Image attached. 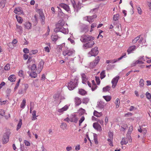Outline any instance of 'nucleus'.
Returning <instances> with one entry per match:
<instances>
[{
    "mask_svg": "<svg viewBox=\"0 0 151 151\" xmlns=\"http://www.w3.org/2000/svg\"><path fill=\"white\" fill-rule=\"evenodd\" d=\"M79 93L81 95H84L86 93V92L83 89H81L79 90Z\"/></svg>",
    "mask_w": 151,
    "mask_h": 151,
    "instance_id": "nucleus-40",
    "label": "nucleus"
},
{
    "mask_svg": "<svg viewBox=\"0 0 151 151\" xmlns=\"http://www.w3.org/2000/svg\"><path fill=\"white\" fill-rule=\"evenodd\" d=\"M8 80L11 82H14L16 80L15 77L14 75H11L8 78Z\"/></svg>",
    "mask_w": 151,
    "mask_h": 151,
    "instance_id": "nucleus-34",
    "label": "nucleus"
},
{
    "mask_svg": "<svg viewBox=\"0 0 151 151\" xmlns=\"http://www.w3.org/2000/svg\"><path fill=\"white\" fill-rule=\"evenodd\" d=\"M126 54L125 53H124V55L121 56L120 57L116 59H114L113 60H108L106 61V63H114L117 61L120 60H121L124 57V56H126Z\"/></svg>",
    "mask_w": 151,
    "mask_h": 151,
    "instance_id": "nucleus-6",
    "label": "nucleus"
},
{
    "mask_svg": "<svg viewBox=\"0 0 151 151\" xmlns=\"http://www.w3.org/2000/svg\"><path fill=\"white\" fill-rule=\"evenodd\" d=\"M81 4L78 2L77 4H76L75 7L74 8L75 11L78 12L81 8Z\"/></svg>",
    "mask_w": 151,
    "mask_h": 151,
    "instance_id": "nucleus-21",
    "label": "nucleus"
},
{
    "mask_svg": "<svg viewBox=\"0 0 151 151\" xmlns=\"http://www.w3.org/2000/svg\"><path fill=\"white\" fill-rule=\"evenodd\" d=\"M129 141L128 138L127 137L126 138H123L121 142V144L122 145H126Z\"/></svg>",
    "mask_w": 151,
    "mask_h": 151,
    "instance_id": "nucleus-25",
    "label": "nucleus"
},
{
    "mask_svg": "<svg viewBox=\"0 0 151 151\" xmlns=\"http://www.w3.org/2000/svg\"><path fill=\"white\" fill-rule=\"evenodd\" d=\"M108 136L109 138L111 139H113V133L112 132H109L108 133Z\"/></svg>",
    "mask_w": 151,
    "mask_h": 151,
    "instance_id": "nucleus-62",
    "label": "nucleus"
},
{
    "mask_svg": "<svg viewBox=\"0 0 151 151\" xmlns=\"http://www.w3.org/2000/svg\"><path fill=\"white\" fill-rule=\"evenodd\" d=\"M93 114L94 116L97 117H100L103 116V114L101 112H99L96 110L94 111Z\"/></svg>",
    "mask_w": 151,
    "mask_h": 151,
    "instance_id": "nucleus-23",
    "label": "nucleus"
},
{
    "mask_svg": "<svg viewBox=\"0 0 151 151\" xmlns=\"http://www.w3.org/2000/svg\"><path fill=\"white\" fill-rule=\"evenodd\" d=\"M93 139L96 145L98 144V142L97 140V136L96 135H94Z\"/></svg>",
    "mask_w": 151,
    "mask_h": 151,
    "instance_id": "nucleus-52",
    "label": "nucleus"
},
{
    "mask_svg": "<svg viewBox=\"0 0 151 151\" xmlns=\"http://www.w3.org/2000/svg\"><path fill=\"white\" fill-rule=\"evenodd\" d=\"M68 108V105H66L62 108L58 109V111L59 112H63V111L67 110Z\"/></svg>",
    "mask_w": 151,
    "mask_h": 151,
    "instance_id": "nucleus-28",
    "label": "nucleus"
},
{
    "mask_svg": "<svg viewBox=\"0 0 151 151\" xmlns=\"http://www.w3.org/2000/svg\"><path fill=\"white\" fill-rule=\"evenodd\" d=\"M60 32L64 34L68 33V29H65L63 27H61Z\"/></svg>",
    "mask_w": 151,
    "mask_h": 151,
    "instance_id": "nucleus-33",
    "label": "nucleus"
},
{
    "mask_svg": "<svg viewBox=\"0 0 151 151\" xmlns=\"http://www.w3.org/2000/svg\"><path fill=\"white\" fill-rule=\"evenodd\" d=\"M125 127H122V126H121V128L120 129L121 131H124L127 128L128 126L127 124H125Z\"/></svg>",
    "mask_w": 151,
    "mask_h": 151,
    "instance_id": "nucleus-60",
    "label": "nucleus"
},
{
    "mask_svg": "<svg viewBox=\"0 0 151 151\" xmlns=\"http://www.w3.org/2000/svg\"><path fill=\"white\" fill-rule=\"evenodd\" d=\"M5 6V2L4 1H1L0 2V7L2 8L4 7Z\"/></svg>",
    "mask_w": 151,
    "mask_h": 151,
    "instance_id": "nucleus-61",
    "label": "nucleus"
},
{
    "mask_svg": "<svg viewBox=\"0 0 151 151\" xmlns=\"http://www.w3.org/2000/svg\"><path fill=\"white\" fill-rule=\"evenodd\" d=\"M5 111L4 110L2 109L0 110V115L2 116H4L6 119H7L10 117V114H9L8 115V116H6L5 115Z\"/></svg>",
    "mask_w": 151,
    "mask_h": 151,
    "instance_id": "nucleus-18",
    "label": "nucleus"
},
{
    "mask_svg": "<svg viewBox=\"0 0 151 151\" xmlns=\"http://www.w3.org/2000/svg\"><path fill=\"white\" fill-rule=\"evenodd\" d=\"M139 85L140 87H143L144 85V80L142 79H140L139 81Z\"/></svg>",
    "mask_w": 151,
    "mask_h": 151,
    "instance_id": "nucleus-45",
    "label": "nucleus"
},
{
    "mask_svg": "<svg viewBox=\"0 0 151 151\" xmlns=\"http://www.w3.org/2000/svg\"><path fill=\"white\" fill-rule=\"evenodd\" d=\"M96 64L95 63V62L93 61V62L90 63V64L89 65V67L91 68H93L96 65Z\"/></svg>",
    "mask_w": 151,
    "mask_h": 151,
    "instance_id": "nucleus-50",
    "label": "nucleus"
},
{
    "mask_svg": "<svg viewBox=\"0 0 151 151\" xmlns=\"http://www.w3.org/2000/svg\"><path fill=\"white\" fill-rule=\"evenodd\" d=\"M120 101L118 98L116 99L115 102V104L116 105V107L117 108L119 107V105Z\"/></svg>",
    "mask_w": 151,
    "mask_h": 151,
    "instance_id": "nucleus-44",
    "label": "nucleus"
},
{
    "mask_svg": "<svg viewBox=\"0 0 151 151\" xmlns=\"http://www.w3.org/2000/svg\"><path fill=\"white\" fill-rule=\"evenodd\" d=\"M119 18V15L118 14L114 15L113 17V19L114 21L118 20Z\"/></svg>",
    "mask_w": 151,
    "mask_h": 151,
    "instance_id": "nucleus-47",
    "label": "nucleus"
},
{
    "mask_svg": "<svg viewBox=\"0 0 151 151\" xmlns=\"http://www.w3.org/2000/svg\"><path fill=\"white\" fill-rule=\"evenodd\" d=\"M93 128L97 131L100 132L102 130V128L101 125L98 123H94L93 124Z\"/></svg>",
    "mask_w": 151,
    "mask_h": 151,
    "instance_id": "nucleus-13",
    "label": "nucleus"
},
{
    "mask_svg": "<svg viewBox=\"0 0 151 151\" xmlns=\"http://www.w3.org/2000/svg\"><path fill=\"white\" fill-rule=\"evenodd\" d=\"M143 62H142V60H140L139 59V60H137L135 61L134 62H133L132 64H131V66H134L136 65L137 64H143Z\"/></svg>",
    "mask_w": 151,
    "mask_h": 151,
    "instance_id": "nucleus-24",
    "label": "nucleus"
},
{
    "mask_svg": "<svg viewBox=\"0 0 151 151\" xmlns=\"http://www.w3.org/2000/svg\"><path fill=\"white\" fill-rule=\"evenodd\" d=\"M106 104L103 101H101L97 102V107L100 109H103Z\"/></svg>",
    "mask_w": 151,
    "mask_h": 151,
    "instance_id": "nucleus-15",
    "label": "nucleus"
},
{
    "mask_svg": "<svg viewBox=\"0 0 151 151\" xmlns=\"http://www.w3.org/2000/svg\"><path fill=\"white\" fill-rule=\"evenodd\" d=\"M26 104V100L25 99H24L23 100L22 102L21 103L20 107L21 108H23L25 106V105Z\"/></svg>",
    "mask_w": 151,
    "mask_h": 151,
    "instance_id": "nucleus-43",
    "label": "nucleus"
},
{
    "mask_svg": "<svg viewBox=\"0 0 151 151\" xmlns=\"http://www.w3.org/2000/svg\"><path fill=\"white\" fill-rule=\"evenodd\" d=\"M138 131L142 133L144 135H145L147 132V129L145 128L142 129L141 128H140L138 129Z\"/></svg>",
    "mask_w": 151,
    "mask_h": 151,
    "instance_id": "nucleus-29",
    "label": "nucleus"
},
{
    "mask_svg": "<svg viewBox=\"0 0 151 151\" xmlns=\"http://www.w3.org/2000/svg\"><path fill=\"white\" fill-rule=\"evenodd\" d=\"M96 15H94L92 16H87V18L88 21L90 23L93 21L94 18H96Z\"/></svg>",
    "mask_w": 151,
    "mask_h": 151,
    "instance_id": "nucleus-20",
    "label": "nucleus"
},
{
    "mask_svg": "<svg viewBox=\"0 0 151 151\" xmlns=\"http://www.w3.org/2000/svg\"><path fill=\"white\" fill-rule=\"evenodd\" d=\"M66 126V124L65 123H61V125L60 126V127L63 129H64L65 128Z\"/></svg>",
    "mask_w": 151,
    "mask_h": 151,
    "instance_id": "nucleus-64",
    "label": "nucleus"
},
{
    "mask_svg": "<svg viewBox=\"0 0 151 151\" xmlns=\"http://www.w3.org/2000/svg\"><path fill=\"white\" fill-rule=\"evenodd\" d=\"M133 129V127L132 126H131L129 127V130L128 131V132L127 134V137L128 138L129 140V141L130 142H131L132 141V140L130 135Z\"/></svg>",
    "mask_w": 151,
    "mask_h": 151,
    "instance_id": "nucleus-10",
    "label": "nucleus"
},
{
    "mask_svg": "<svg viewBox=\"0 0 151 151\" xmlns=\"http://www.w3.org/2000/svg\"><path fill=\"white\" fill-rule=\"evenodd\" d=\"M10 66L9 64H7L4 67V70H8L10 69Z\"/></svg>",
    "mask_w": 151,
    "mask_h": 151,
    "instance_id": "nucleus-51",
    "label": "nucleus"
},
{
    "mask_svg": "<svg viewBox=\"0 0 151 151\" xmlns=\"http://www.w3.org/2000/svg\"><path fill=\"white\" fill-rule=\"evenodd\" d=\"M147 98L149 99H151V94L148 92H147L146 93Z\"/></svg>",
    "mask_w": 151,
    "mask_h": 151,
    "instance_id": "nucleus-59",
    "label": "nucleus"
},
{
    "mask_svg": "<svg viewBox=\"0 0 151 151\" xmlns=\"http://www.w3.org/2000/svg\"><path fill=\"white\" fill-rule=\"evenodd\" d=\"M100 59V58L99 56H97L93 62H95V63L96 64V65H97L99 63Z\"/></svg>",
    "mask_w": 151,
    "mask_h": 151,
    "instance_id": "nucleus-55",
    "label": "nucleus"
},
{
    "mask_svg": "<svg viewBox=\"0 0 151 151\" xmlns=\"http://www.w3.org/2000/svg\"><path fill=\"white\" fill-rule=\"evenodd\" d=\"M99 53L98 48L97 47L92 48L91 50L88 53V56L91 57L92 56H95Z\"/></svg>",
    "mask_w": 151,
    "mask_h": 151,
    "instance_id": "nucleus-4",
    "label": "nucleus"
},
{
    "mask_svg": "<svg viewBox=\"0 0 151 151\" xmlns=\"http://www.w3.org/2000/svg\"><path fill=\"white\" fill-rule=\"evenodd\" d=\"M95 42L92 41L88 42L83 44V47L84 49L91 48L95 44Z\"/></svg>",
    "mask_w": 151,
    "mask_h": 151,
    "instance_id": "nucleus-5",
    "label": "nucleus"
},
{
    "mask_svg": "<svg viewBox=\"0 0 151 151\" xmlns=\"http://www.w3.org/2000/svg\"><path fill=\"white\" fill-rule=\"evenodd\" d=\"M85 119V118L84 116H82L81 117L79 121V125L80 126L81 125V124L82 122L84 121Z\"/></svg>",
    "mask_w": 151,
    "mask_h": 151,
    "instance_id": "nucleus-53",
    "label": "nucleus"
},
{
    "mask_svg": "<svg viewBox=\"0 0 151 151\" xmlns=\"http://www.w3.org/2000/svg\"><path fill=\"white\" fill-rule=\"evenodd\" d=\"M119 79V76H116L112 80L111 83L112 84V87L113 88H114L115 87Z\"/></svg>",
    "mask_w": 151,
    "mask_h": 151,
    "instance_id": "nucleus-8",
    "label": "nucleus"
},
{
    "mask_svg": "<svg viewBox=\"0 0 151 151\" xmlns=\"http://www.w3.org/2000/svg\"><path fill=\"white\" fill-rule=\"evenodd\" d=\"M89 29L88 26L85 25L81 28V33H86L88 31Z\"/></svg>",
    "mask_w": 151,
    "mask_h": 151,
    "instance_id": "nucleus-16",
    "label": "nucleus"
},
{
    "mask_svg": "<svg viewBox=\"0 0 151 151\" xmlns=\"http://www.w3.org/2000/svg\"><path fill=\"white\" fill-rule=\"evenodd\" d=\"M9 135L7 133H5L2 139V141L4 143H6L9 141Z\"/></svg>",
    "mask_w": 151,
    "mask_h": 151,
    "instance_id": "nucleus-12",
    "label": "nucleus"
},
{
    "mask_svg": "<svg viewBox=\"0 0 151 151\" xmlns=\"http://www.w3.org/2000/svg\"><path fill=\"white\" fill-rule=\"evenodd\" d=\"M44 64V62L42 61H41L40 62L37 67V73H40L42 70L43 67V65Z\"/></svg>",
    "mask_w": 151,
    "mask_h": 151,
    "instance_id": "nucleus-11",
    "label": "nucleus"
},
{
    "mask_svg": "<svg viewBox=\"0 0 151 151\" xmlns=\"http://www.w3.org/2000/svg\"><path fill=\"white\" fill-rule=\"evenodd\" d=\"M139 39V36H137L133 40L132 42L133 43H135Z\"/></svg>",
    "mask_w": 151,
    "mask_h": 151,
    "instance_id": "nucleus-56",
    "label": "nucleus"
},
{
    "mask_svg": "<svg viewBox=\"0 0 151 151\" xmlns=\"http://www.w3.org/2000/svg\"><path fill=\"white\" fill-rule=\"evenodd\" d=\"M105 71L104 70L102 71L100 73V78L101 79H102L105 77Z\"/></svg>",
    "mask_w": 151,
    "mask_h": 151,
    "instance_id": "nucleus-41",
    "label": "nucleus"
},
{
    "mask_svg": "<svg viewBox=\"0 0 151 151\" xmlns=\"http://www.w3.org/2000/svg\"><path fill=\"white\" fill-rule=\"evenodd\" d=\"M99 123L101 124V125H104V122L102 119H98L97 120H96Z\"/></svg>",
    "mask_w": 151,
    "mask_h": 151,
    "instance_id": "nucleus-63",
    "label": "nucleus"
},
{
    "mask_svg": "<svg viewBox=\"0 0 151 151\" xmlns=\"http://www.w3.org/2000/svg\"><path fill=\"white\" fill-rule=\"evenodd\" d=\"M78 79L75 76L71 78V79L68 83V87L70 90H73L75 88L77 85Z\"/></svg>",
    "mask_w": 151,
    "mask_h": 151,
    "instance_id": "nucleus-1",
    "label": "nucleus"
},
{
    "mask_svg": "<svg viewBox=\"0 0 151 151\" xmlns=\"http://www.w3.org/2000/svg\"><path fill=\"white\" fill-rule=\"evenodd\" d=\"M27 73L29 74V76L32 78H35L37 76V73L34 71H32V72L30 73L29 71L27 72Z\"/></svg>",
    "mask_w": 151,
    "mask_h": 151,
    "instance_id": "nucleus-27",
    "label": "nucleus"
},
{
    "mask_svg": "<svg viewBox=\"0 0 151 151\" xmlns=\"http://www.w3.org/2000/svg\"><path fill=\"white\" fill-rule=\"evenodd\" d=\"M16 17L18 22L19 23H22L23 21L22 18L18 15H16Z\"/></svg>",
    "mask_w": 151,
    "mask_h": 151,
    "instance_id": "nucleus-36",
    "label": "nucleus"
},
{
    "mask_svg": "<svg viewBox=\"0 0 151 151\" xmlns=\"http://www.w3.org/2000/svg\"><path fill=\"white\" fill-rule=\"evenodd\" d=\"M75 104L77 106H78L81 103V99L78 97H76L75 98Z\"/></svg>",
    "mask_w": 151,
    "mask_h": 151,
    "instance_id": "nucleus-30",
    "label": "nucleus"
},
{
    "mask_svg": "<svg viewBox=\"0 0 151 151\" xmlns=\"http://www.w3.org/2000/svg\"><path fill=\"white\" fill-rule=\"evenodd\" d=\"M75 50L73 49H69L65 47L63 54L64 56H70L73 55L75 54Z\"/></svg>",
    "mask_w": 151,
    "mask_h": 151,
    "instance_id": "nucleus-3",
    "label": "nucleus"
},
{
    "mask_svg": "<svg viewBox=\"0 0 151 151\" xmlns=\"http://www.w3.org/2000/svg\"><path fill=\"white\" fill-rule=\"evenodd\" d=\"M24 26L25 28L28 29H30L31 28L32 24L29 22H27L24 24Z\"/></svg>",
    "mask_w": 151,
    "mask_h": 151,
    "instance_id": "nucleus-19",
    "label": "nucleus"
},
{
    "mask_svg": "<svg viewBox=\"0 0 151 151\" xmlns=\"http://www.w3.org/2000/svg\"><path fill=\"white\" fill-rule=\"evenodd\" d=\"M110 87L109 86H107L104 87L103 88V91L106 92L110 90Z\"/></svg>",
    "mask_w": 151,
    "mask_h": 151,
    "instance_id": "nucleus-46",
    "label": "nucleus"
},
{
    "mask_svg": "<svg viewBox=\"0 0 151 151\" xmlns=\"http://www.w3.org/2000/svg\"><path fill=\"white\" fill-rule=\"evenodd\" d=\"M58 27H56L54 29V31L55 32H60V28L61 27H60L58 26Z\"/></svg>",
    "mask_w": 151,
    "mask_h": 151,
    "instance_id": "nucleus-57",
    "label": "nucleus"
},
{
    "mask_svg": "<svg viewBox=\"0 0 151 151\" xmlns=\"http://www.w3.org/2000/svg\"><path fill=\"white\" fill-rule=\"evenodd\" d=\"M135 48L136 46H132L130 47L127 50L128 54H129L131 53L135 49Z\"/></svg>",
    "mask_w": 151,
    "mask_h": 151,
    "instance_id": "nucleus-26",
    "label": "nucleus"
},
{
    "mask_svg": "<svg viewBox=\"0 0 151 151\" xmlns=\"http://www.w3.org/2000/svg\"><path fill=\"white\" fill-rule=\"evenodd\" d=\"M64 24V21L62 20H60L59 21L58 23L56 25V26H59L60 27H63Z\"/></svg>",
    "mask_w": 151,
    "mask_h": 151,
    "instance_id": "nucleus-35",
    "label": "nucleus"
},
{
    "mask_svg": "<svg viewBox=\"0 0 151 151\" xmlns=\"http://www.w3.org/2000/svg\"><path fill=\"white\" fill-rule=\"evenodd\" d=\"M32 113V120L33 121L37 119V117L38 116H36V112L35 110H34Z\"/></svg>",
    "mask_w": 151,
    "mask_h": 151,
    "instance_id": "nucleus-32",
    "label": "nucleus"
},
{
    "mask_svg": "<svg viewBox=\"0 0 151 151\" xmlns=\"http://www.w3.org/2000/svg\"><path fill=\"white\" fill-rule=\"evenodd\" d=\"M60 95L59 93L56 94L54 95L53 98L56 101L58 100V99L60 97Z\"/></svg>",
    "mask_w": 151,
    "mask_h": 151,
    "instance_id": "nucleus-48",
    "label": "nucleus"
},
{
    "mask_svg": "<svg viewBox=\"0 0 151 151\" xmlns=\"http://www.w3.org/2000/svg\"><path fill=\"white\" fill-rule=\"evenodd\" d=\"M82 79V82L83 83L86 84L87 82L88 81L87 78L86 77V76L85 73H82L81 74Z\"/></svg>",
    "mask_w": 151,
    "mask_h": 151,
    "instance_id": "nucleus-17",
    "label": "nucleus"
},
{
    "mask_svg": "<svg viewBox=\"0 0 151 151\" xmlns=\"http://www.w3.org/2000/svg\"><path fill=\"white\" fill-rule=\"evenodd\" d=\"M96 24L95 23H93L92 24L91 26V29L90 30V32H92L93 29V28H94V27H96Z\"/></svg>",
    "mask_w": 151,
    "mask_h": 151,
    "instance_id": "nucleus-54",
    "label": "nucleus"
},
{
    "mask_svg": "<svg viewBox=\"0 0 151 151\" xmlns=\"http://www.w3.org/2000/svg\"><path fill=\"white\" fill-rule=\"evenodd\" d=\"M40 18L41 23L42 25H44L45 23V17L42 11H40L39 12Z\"/></svg>",
    "mask_w": 151,
    "mask_h": 151,
    "instance_id": "nucleus-7",
    "label": "nucleus"
},
{
    "mask_svg": "<svg viewBox=\"0 0 151 151\" xmlns=\"http://www.w3.org/2000/svg\"><path fill=\"white\" fill-rule=\"evenodd\" d=\"M103 97L105 99L106 101H109L111 99V97L110 96H103Z\"/></svg>",
    "mask_w": 151,
    "mask_h": 151,
    "instance_id": "nucleus-39",
    "label": "nucleus"
},
{
    "mask_svg": "<svg viewBox=\"0 0 151 151\" xmlns=\"http://www.w3.org/2000/svg\"><path fill=\"white\" fill-rule=\"evenodd\" d=\"M16 31L20 33H22L23 31L22 28L21 26L16 25Z\"/></svg>",
    "mask_w": 151,
    "mask_h": 151,
    "instance_id": "nucleus-31",
    "label": "nucleus"
},
{
    "mask_svg": "<svg viewBox=\"0 0 151 151\" xmlns=\"http://www.w3.org/2000/svg\"><path fill=\"white\" fill-rule=\"evenodd\" d=\"M59 6L68 12L70 10L69 6L65 4L61 3L59 4Z\"/></svg>",
    "mask_w": 151,
    "mask_h": 151,
    "instance_id": "nucleus-14",
    "label": "nucleus"
},
{
    "mask_svg": "<svg viewBox=\"0 0 151 151\" xmlns=\"http://www.w3.org/2000/svg\"><path fill=\"white\" fill-rule=\"evenodd\" d=\"M14 12L16 14H20L22 13V11L21 8L17 7L14 10Z\"/></svg>",
    "mask_w": 151,
    "mask_h": 151,
    "instance_id": "nucleus-22",
    "label": "nucleus"
},
{
    "mask_svg": "<svg viewBox=\"0 0 151 151\" xmlns=\"http://www.w3.org/2000/svg\"><path fill=\"white\" fill-rule=\"evenodd\" d=\"M70 120L71 122L76 123L78 121L77 115L75 114H72L70 116Z\"/></svg>",
    "mask_w": 151,
    "mask_h": 151,
    "instance_id": "nucleus-9",
    "label": "nucleus"
},
{
    "mask_svg": "<svg viewBox=\"0 0 151 151\" xmlns=\"http://www.w3.org/2000/svg\"><path fill=\"white\" fill-rule=\"evenodd\" d=\"M145 40L143 39V38L142 37H141L140 39L138 41V42L139 43H145Z\"/></svg>",
    "mask_w": 151,
    "mask_h": 151,
    "instance_id": "nucleus-58",
    "label": "nucleus"
},
{
    "mask_svg": "<svg viewBox=\"0 0 151 151\" xmlns=\"http://www.w3.org/2000/svg\"><path fill=\"white\" fill-rule=\"evenodd\" d=\"M58 38V37L57 35H53L51 36V39L52 41H56Z\"/></svg>",
    "mask_w": 151,
    "mask_h": 151,
    "instance_id": "nucleus-38",
    "label": "nucleus"
},
{
    "mask_svg": "<svg viewBox=\"0 0 151 151\" xmlns=\"http://www.w3.org/2000/svg\"><path fill=\"white\" fill-rule=\"evenodd\" d=\"M22 125V119H20L19 120V122L17 125V127L16 129L18 131L21 128Z\"/></svg>",
    "mask_w": 151,
    "mask_h": 151,
    "instance_id": "nucleus-37",
    "label": "nucleus"
},
{
    "mask_svg": "<svg viewBox=\"0 0 151 151\" xmlns=\"http://www.w3.org/2000/svg\"><path fill=\"white\" fill-rule=\"evenodd\" d=\"M30 69L32 71H33L35 70H37L36 65L35 64H33L30 68Z\"/></svg>",
    "mask_w": 151,
    "mask_h": 151,
    "instance_id": "nucleus-49",
    "label": "nucleus"
},
{
    "mask_svg": "<svg viewBox=\"0 0 151 151\" xmlns=\"http://www.w3.org/2000/svg\"><path fill=\"white\" fill-rule=\"evenodd\" d=\"M94 38V37L89 35H83L81 37L80 40L82 42L85 43L93 41Z\"/></svg>",
    "mask_w": 151,
    "mask_h": 151,
    "instance_id": "nucleus-2",
    "label": "nucleus"
},
{
    "mask_svg": "<svg viewBox=\"0 0 151 151\" xmlns=\"http://www.w3.org/2000/svg\"><path fill=\"white\" fill-rule=\"evenodd\" d=\"M78 112L80 115H82L85 112V109L82 108H80L78 110Z\"/></svg>",
    "mask_w": 151,
    "mask_h": 151,
    "instance_id": "nucleus-42",
    "label": "nucleus"
}]
</instances>
